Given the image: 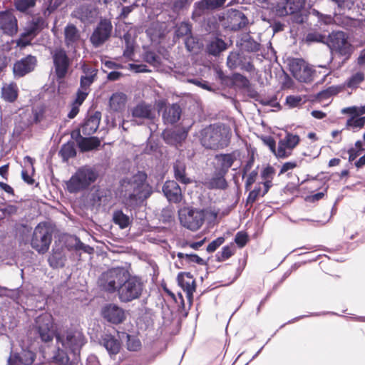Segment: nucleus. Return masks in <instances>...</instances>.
Returning a JSON list of instances; mask_svg holds the SVG:
<instances>
[{"instance_id": "nucleus-61", "label": "nucleus", "mask_w": 365, "mask_h": 365, "mask_svg": "<svg viewBox=\"0 0 365 365\" xmlns=\"http://www.w3.org/2000/svg\"><path fill=\"white\" fill-rule=\"evenodd\" d=\"M96 79L87 78L86 76H81L80 79V88L84 91H91L90 86Z\"/></svg>"}, {"instance_id": "nucleus-15", "label": "nucleus", "mask_w": 365, "mask_h": 365, "mask_svg": "<svg viewBox=\"0 0 365 365\" xmlns=\"http://www.w3.org/2000/svg\"><path fill=\"white\" fill-rule=\"evenodd\" d=\"M38 63L36 56L29 54L16 61L13 66V73L15 78H22L33 72Z\"/></svg>"}, {"instance_id": "nucleus-18", "label": "nucleus", "mask_w": 365, "mask_h": 365, "mask_svg": "<svg viewBox=\"0 0 365 365\" xmlns=\"http://www.w3.org/2000/svg\"><path fill=\"white\" fill-rule=\"evenodd\" d=\"M178 284L185 292L186 297L190 304L193 302V294L196 291L195 279L190 272H182L177 276Z\"/></svg>"}, {"instance_id": "nucleus-53", "label": "nucleus", "mask_w": 365, "mask_h": 365, "mask_svg": "<svg viewBox=\"0 0 365 365\" xmlns=\"http://www.w3.org/2000/svg\"><path fill=\"white\" fill-rule=\"evenodd\" d=\"M232 79L235 83L240 84L244 88H247L250 86L248 78L239 73H234Z\"/></svg>"}, {"instance_id": "nucleus-22", "label": "nucleus", "mask_w": 365, "mask_h": 365, "mask_svg": "<svg viewBox=\"0 0 365 365\" xmlns=\"http://www.w3.org/2000/svg\"><path fill=\"white\" fill-rule=\"evenodd\" d=\"M163 192L170 202L179 203L182 199V193L180 185L175 180H167Z\"/></svg>"}, {"instance_id": "nucleus-6", "label": "nucleus", "mask_w": 365, "mask_h": 365, "mask_svg": "<svg viewBox=\"0 0 365 365\" xmlns=\"http://www.w3.org/2000/svg\"><path fill=\"white\" fill-rule=\"evenodd\" d=\"M326 45L339 55L349 59L354 51V46L349 41V36L342 31H334L327 37Z\"/></svg>"}, {"instance_id": "nucleus-32", "label": "nucleus", "mask_w": 365, "mask_h": 365, "mask_svg": "<svg viewBox=\"0 0 365 365\" xmlns=\"http://www.w3.org/2000/svg\"><path fill=\"white\" fill-rule=\"evenodd\" d=\"M126 102L127 96L125 93H113L109 100L110 108L115 112H120L125 109Z\"/></svg>"}, {"instance_id": "nucleus-41", "label": "nucleus", "mask_w": 365, "mask_h": 365, "mask_svg": "<svg viewBox=\"0 0 365 365\" xmlns=\"http://www.w3.org/2000/svg\"><path fill=\"white\" fill-rule=\"evenodd\" d=\"M365 125V117H357L354 118V116H351L347 119L346 123V128L349 129L352 128L353 129H361Z\"/></svg>"}, {"instance_id": "nucleus-19", "label": "nucleus", "mask_w": 365, "mask_h": 365, "mask_svg": "<svg viewBox=\"0 0 365 365\" xmlns=\"http://www.w3.org/2000/svg\"><path fill=\"white\" fill-rule=\"evenodd\" d=\"M0 30H1L5 34L11 36L17 33V19L11 12H0Z\"/></svg>"}, {"instance_id": "nucleus-11", "label": "nucleus", "mask_w": 365, "mask_h": 365, "mask_svg": "<svg viewBox=\"0 0 365 365\" xmlns=\"http://www.w3.org/2000/svg\"><path fill=\"white\" fill-rule=\"evenodd\" d=\"M289 71L299 82L310 83L313 81L315 71L303 59L294 58L289 63Z\"/></svg>"}, {"instance_id": "nucleus-42", "label": "nucleus", "mask_w": 365, "mask_h": 365, "mask_svg": "<svg viewBox=\"0 0 365 365\" xmlns=\"http://www.w3.org/2000/svg\"><path fill=\"white\" fill-rule=\"evenodd\" d=\"M36 0H16L14 1L15 9L20 12H26L29 9L35 6Z\"/></svg>"}, {"instance_id": "nucleus-33", "label": "nucleus", "mask_w": 365, "mask_h": 365, "mask_svg": "<svg viewBox=\"0 0 365 365\" xmlns=\"http://www.w3.org/2000/svg\"><path fill=\"white\" fill-rule=\"evenodd\" d=\"M19 96V89L15 83L4 85L1 88V98L9 103H14Z\"/></svg>"}, {"instance_id": "nucleus-35", "label": "nucleus", "mask_w": 365, "mask_h": 365, "mask_svg": "<svg viewBox=\"0 0 365 365\" xmlns=\"http://www.w3.org/2000/svg\"><path fill=\"white\" fill-rule=\"evenodd\" d=\"M113 222L119 226L120 229H125L130 223L129 217L124 214L121 210L114 211L113 214Z\"/></svg>"}, {"instance_id": "nucleus-40", "label": "nucleus", "mask_w": 365, "mask_h": 365, "mask_svg": "<svg viewBox=\"0 0 365 365\" xmlns=\"http://www.w3.org/2000/svg\"><path fill=\"white\" fill-rule=\"evenodd\" d=\"M123 40L125 41V48L123 51V56L128 59H132L134 54V46L131 41V36L130 34L126 33L123 35Z\"/></svg>"}, {"instance_id": "nucleus-37", "label": "nucleus", "mask_w": 365, "mask_h": 365, "mask_svg": "<svg viewBox=\"0 0 365 365\" xmlns=\"http://www.w3.org/2000/svg\"><path fill=\"white\" fill-rule=\"evenodd\" d=\"M64 257L61 251H54L50 255L48 262L53 268L63 267L64 266Z\"/></svg>"}, {"instance_id": "nucleus-25", "label": "nucleus", "mask_w": 365, "mask_h": 365, "mask_svg": "<svg viewBox=\"0 0 365 365\" xmlns=\"http://www.w3.org/2000/svg\"><path fill=\"white\" fill-rule=\"evenodd\" d=\"M46 26L43 18L38 16L29 21L24 29V36L34 38Z\"/></svg>"}, {"instance_id": "nucleus-48", "label": "nucleus", "mask_w": 365, "mask_h": 365, "mask_svg": "<svg viewBox=\"0 0 365 365\" xmlns=\"http://www.w3.org/2000/svg\"><path fill=\"white\" fill-rule=\"evenodd\" d=\"M74 12L75 16L79 19L82 22L88 21L92 17V11L88 6H81Z\"/></svg>"}, {"instance_id": "nucleus-55", "label": "nucleus", "mask_w": 365, "mask_h": 365, "mask_svg": "<svg viewBox=\"0 0 365 365\" xmlns=\"http://www.w3.org/2000/svg\"><path fill=\"white\" fill-rule=\"evenodd\" d=\"M224 237H219L217 239L212 241L207 245L206 250L209 253L214 252L220 246H221L225 242Z\"/></svg>"}, {"instance_id": "nucleus-1", "label": "nucleus", "mask_w": 365, "mask_h": 365, "mask_svg": "<svg viewBox=\"0 0 365 365\" xmlns=\"http://www.w3.org/2000/svg\"><path fill=\"white\" fill-rule=\"evenodd\" d=\"M100 287L106 292L117 293L122 303L131 302L138 299L143 294L144 283L142 279L131 275L128 269L117 267L104 272L99 278Z\"/></svg>"}, {"instance_id": "nucleus-59", "label": "nucleus", "mask_w": 365, "mask_h": 365, "mask_svg": "<svg viewBox=\"0 0 365 365\" xmlns=\"http://www.w3.org/2000/svg\"><path fill=\"white\" fill-rule=\"evenodd\" d=\"M34 38L29 36H24V32H22L19 36V38L16 40V46L21 48H25L27 46L31 44V41Z\"/></svg>"}, {"instance_id": "nucleus-54", "label": "nucleus", "mask_w": 365, "mask_h": 365, "mask_svg": "<svg viewBox=\"0 0 365 365\" xmlns=\"http://www.w3.org/2000/svg\"><path fill=\"white\" fill-rule=\"evenodd\" d=\"M127 346L130 351H138L141 347V342L138 339L128 335Z\"/></svg>"}, {"instance_id": "nucleus-2", "label": "nucleus", "mask_w": 365, "mask_h": 365, "mask_svg": "<svg viewBox=\"0 0 365 365\" xmlns=\"http://www.w3.org/2000/svg\"><path fill=\"white\" fill-rule=\"evenodd\" d=\"M56 348L51 359L59 365H77L80 352L87 342L81 329L76 327H63L56 330Z\"/></svg>"}, {"instance_id": "nucleus-56", "label": "nucleus", "mask_w": 365, "mask_h": 365, "mask_svg": "<svg viewBox=\"0 0 365 365\" xmlns=\"http://www.w3.org/2000/svg\"><path fill=\"white\" fill-rule=\"evenodd\" d=\"M275 175V169L270 165L265 167L261 173L262 180H272Z\"/></svg>"}, {"instance_id": "nucleus-26", "label": "nucleus", "mask_w": 365, "mask_h": 365, "mask_svg": "<svg viewBox=\"0 0 365 365\" xmlns=\"http://www.w3.org/2000/svg\"><path fill=\"white\" fill-rule=\"evenodd\" d=\"M181 108L177 103L165 106L163 112V119L165 124L173 125L177 123L181 115Z\"/></svg>"}, {"instance_id": "nucleus-29", "label": "nucleus", "mask_w": 365, "mask_h": 365, "mask_svg": "<svg viewBox=\"0 0 365 365\" xmlns=\"http://www.w3.org/2000/svg\"><path fill=\"white\" fill-rule=\"evenodd\" d=\"M101 122V113L96 112L88 117L81 127L82 133L85 135L93 134L98 128Z\"/></svg>"}, {"instance_id": "nucleus-64", "label": "nucleus", "mask_w": 365, "mask_h": 365, "mask_svg": "<svg viewBox=\"0 0 365 365\" xmlns=\"http://www.w3.org/2000/svg\"><path fill=\"white\" fill-rule=\"evenodd\" d=\"M298 166V164L296 161H288L284 163L280 169V171L279 173V175H282L289 170H292L294 168H296Z\"/></svg>"}, {"instance_id": "nucleus-34", "label": "nucleus", "mask_w": 365, "mask_h": 365, "mask_svg": "<svg viewBox=\"0 0 365 365\" xmlns=\"http://www.w3.org/2000/svg\"><path fill=\"white\" fill-rule=\"evenodd\" d=\"M227 48V43L220 38H215L210 41L206 47L207 52L214 56H217L220 53Z\"/></svg>"}, {"instance_id": "nucleus-4", "label": "nucleus", "mask_w": 365, "mask_h": 365, "mask_svg": "<svg viewBox=\"0 0 365 365\" xmlns=\"http://www.w3.org/2000/svg\"><path fill=\"white\" fill-rule=\"evenodd\" d=\"M200 141L206 149L214 150L224 149L230 144L227 134L220 125L216 124L210 125L201 131Z\"/></svg>"}, {"instance_id": "nucleus-60", "label": "nucleus", "mask_w": 365, "mask_h": 365, "mask_svg": "<svg viewBox=\"0 0 365 365\" xmlns=\"http://www.w3.org/2000/svg\"><path fill=\"white\" fill-rule=\"evenodd\" d=\"M263 142L269 148L270 151L277 158V148H276L275 140L272 136H268L263 139Z\"/></svg>"}, {"instance_id": "nucleus-30", "label": "nucleus", "mask_w": 365, "mask_h": 365, "mask_svg": "<svg viewBox=\"0 0 365 365\" xmlns=\"http://www.w3.org/2000/svg\"><path fill=\"white\" fill-rule=\"evenodd\" d=\"M101 344L106 349L110 355L117 354L120 349L119 340L111 334H103L101 339Z\"/></svg>"}, {"instance_id": "nucleus-21", "label": "nucleus", "mask_w": 365, "mask_h": 365, "mask_svg": "<svg viewBox=\"0 0 365 365\" xmlns=\"http://www.w3.org/2000/svg\"><path fill=\"white\" fill-rule=\"evenodd\" d=\"M71 137L76 140L78 147L83 153L93 150L101 145V140L98 137H82L79 130L72 133Z\"/></svg>"}, {"instance_id": "nucleus-23", "label": "nucleus", "mask_w": 365, "mask_h": 365, "mask_svg": "<svg viewBox=\"0 0 365 365\" xmlns=\"http://www.w3.org/2000/svg\"><path fill=\"white\" fill-rule=\"evenodd\" d=\"M215 160L216 161L215 170L227 174L236 160V157L234 153H220L215 155Z\"/></svg>"}, {"instance_id": "nucleus-3", "label": "nucleus", "mask_w": 365, "mask_h": 365, "mask_svg": "<svg viewBox=\"0 0 365 365\" xmlns=\"http://www.w3.org/2000/svg\"><path fill=\"white\" fill-rule=\"evenodd\" d=\"M147 177L145 172L138 171L131 178L123 180V203L127 210L135 209L141 202L149 197L150 192L149 185L146 183Z\"/></svg>"}, {"instance_id": "nucleus-57", "label": "nucleus", "mask_w": 365, "mask_h": 365, "mask_svg": "<svg viewBox=\"0 0 365 365\" xmlns=\"http://www.w3.org/2000/svg\"><path fill=\"white\" fill-rule=\"evenodd\" d=\"M302 98L300 96H288L286 103L290 108H296L301 105Z\"/></svg>"}, {"instance_id": "nucleus-52", "label": "nucleus", "mask_w": 365, "mask_h": 365, "mask_svg": "<svg viewBox=\"0 0 365 365\" xmlns=\"http://www.w3.org/2000/svg\"><path fill=\"white\" fill-rule=\"evenodd\" d=\"M249 241L248 235L245 232H238L235 237V242L239 248H243Z\"/></svg>"}, {"instance_id": "nucleus-39", "label": "nucleus", "mask_w": 365, "mask_h": 365, "mask_svg": "<svg viewBox=\"0 0 365 365\" xmlns=\"http://www.w3.org/2000/svg\"><path fill=\"white\" fill-rule=\"evenodd\" d=\"M327 37L317 31L309 32L305 37V42L310 44L313 43H322L326 44Z\"/></svg>"}, {"instance_id": "nucleus-63", "label": "nucleus", "mask_w": 365, "mask_h": 365, "mask_svg": "<svg viewBox=\"0 0 365 365\" xmlns=\"http://www.w3.org/2000/svg\"><path fill=\"white\" fill-rule=\"evenodd\" d=\"M178 134L174 130H165L163 133V137L164 140L168 143L172 144L173 140H175Z\"/></svg>"}, {"instance_id": "nucleus-28", "label": "nucleus", "mask_w": 365, "mask_h": 365, "mask_svg": "<svg viewBox=\"0 0 365 365\" xmlns=\"http://www.w3.org/2000/svg\"><path fill=\"white\" fill-rule=\"evenodd\" d=\"M81 35L76 26L72 24H68L64 29V41L66 46L75 47V45L79 41Z\"/></svg>"}, {"instance_id": "nucleus-27", "label": "nucleus", "mask_w": 365, "mask_h": 365, "mask_svg": "<svg viewBox=\"0 0 365 365\" xmlns=\"http://www.w3.org/2000/svg\"><path fill=\"white\" fill-rule=\"evenodd\" d=\"M173 168L174 178L177 181L184 185H188L192 182L191 178L187 175L186 172L187 166L183 160H176L173 163Z\"/></svg>"}, {"instance_id": "nucleus-45", "label": "nucleus", "mask_w": 365, "mask_h": 365, "mask_svg": "<svg viewBox=\"0 0 365 365\" xmlns=\"http://www.w3.org/2000/svg\"><path fill=\"white\" fill-rule=\"evenodd\" d=\"M143 60L151 66L158 67L160 66V57L158 56L154 51H148L143 54Z\"/></svg>"}, {"instance_id": "nucleus-49", "label": "nucleus", "mask_w": 365, "mask_h": 365, "mask_svg": "<svg viewBox=\"0 0 365 365\" xmlns=\"http://www.w3.org/2000/svg\"><path fill=\"white\" fill-rule=\"evenodd\" d=\"M261 187V183H259L254 190L250 192L247 198V204L252 205L259 196L263 197Z\"/></svg>"}, {"instance_id": "nucleus-12", "label": "nucleus", "mask_w": 365, "mask_h": 365, "mask_svg": "<svg viewBox=\"0 0 365 365\" xmlns=\"http://www.w3.org/2000/svg\"><path fill=\"white\" fill-rule=\"evenodd\" d=\"M113 25L109 19H101L90 37V41L95 48L100 47L110 37Z\"/></svg>"}, {"instance_id": "nucleus-5", "label": "nucleus", "mask_w": 365, "mask_h": 365, "mask_svg": "<svg viewBox=\"0 0 365 365\" xmlns=\"http://www.w3.org/2000/svg\"><path fill=\"white\" fill-rule=\"evenodd\" d=\"M98 174L92 168L84 166L78 168L66 182V190L69 193H78L87 190L98 178Z\"/></svg>"}, {"instance_id": "nucleus-14", "label": "nucleus", "mask_w": 365, "mask_h": 365, "mask_svg": "<svg viewBox=\"0 0 365 365\" xmlns=\"http://www.w3.org/2000/svg\"><path fill=\"white\" fill-rule=\"evenodd\" d=\"M299 135L287 132L284 137L278 142L277 158H287L292 155L293 150L299 144Z\"/></svg>"}, {"instance_id": "nucleus-24", "label": "nucleus", "mask_w": 365, "mask_h": 365, "mask_svg": "<svg viewBox=\"0 0 365 365\" xmlns=\"http://www.w3.org/2000/svg\"><path fill=\"white\" fill-rule=\"evenodd\" d=\"M226 0H201L195 3L193 14L200 16L207 10H215L222 6Z\"/></svg>"}, {"instance_id": "nucleus-47", "label": "nucleus", "mask_w": 365, "mask_h": 365, "mask_svg": "<svg viewBox=\"0 0 365 365\" xmlns=\"http://www.w3.org/2000/svg\"><path fill=\"white\" fill-rule=\"evenodd\" d=\"M365 79L364 73L361 71L353 74L348 80L346 86L349 88H355Z\"/></svg>"}, {"instance_id": "nucleus-44", "label": "nucleus", "mask_w": 365, "mask_h": 365, "mask_svg": "<svg viewBox=\"0 0 365 365\" xmlns=\"http://www.w3.org/2000/svg\"><path fill=\"white\" fill-rule=\"evenodd\" d=\"M192 31V26L189 23L182 22L177 26L175 35L178 38L190 36Z\"/></svg>"}, {"instance_id": "nucleus-38", "label": "nucleus", "mask_w": 365, "mask_h": 365, "mask_svg": "<svg viewBox=\"0 0 365 365\" xmlns=\"http://www.w3.org/2000/svg\"><path fill=\"white\" fill-rule=\"evenodd\" d=\"M236 249L234 244L230 243V245L223 247L221 252L216 255L217 261L220 262H224L234 255Z\"/></svg>"}, {"instance_id": "nucleus-46", "label": "nucleus", "mask_w": 365, "mask_h": 365, "mask_svg": "<svg viewBox=\"0 0 365 365\" xmlns=\"http://www.w3.org/2000/svg\"><path fill=\"white\" fill-rule=\"evenodd\" d=\"M242 59L238 52H230L227 58V65L230 69H235L239 66Z\"/></svg>"}, {"instance_id": "nucleus-43", "label": "nucleus", "mask_w": 365, "mask_h": 365, "mask_svg": "<svg viewBox=\"0 0 365 365\" xmlns=\"http://www.w3.org/2000/svg\"><path fill=\"white\" fill-rule=\"evenodd\" d=\"M179 259H185L187 263H196L200 265H205V261L196 254H184L178 252L177 255Z\"/></svg>"}, {"instance_id": "nucleus-8", "label": "nucleus", "mask_w": 365, "mask_h": 365, "mask_svg": "<svg viewBox=\"0 0 365 365\" xmlns=\"http://www.w3.org/2000/svg\"><path fill=\"white\" fill-rule=\"evenodd\" d=\"M34 334L42 342H51L56 338V331L53 330V323L51 316L41 314L35 320L34 327Z\"/></svg>"}, {"instance_id": "nucleus-20", "label": "nucleus", "mask_w": 365, "mask_h": 365, "mask_svg": "<svg viewBox=\"0 0 365 365\" xmlns=\"http://www.w3.org/2000/svg\"><path fill=\"white\" fill-rule=\"evenodd\" d=\"M132 116L135 118L138 125H142L144 120H153L155 113L150 105L141 102L131 109Z\"/></svg>"}, {"instance_id": "nucleus-51", "label": "nucleus", "mask_w": 365, "mask_h": 365, "mask_svg": "<svg viewBox=\"0 0 365 365\" xmlns=\"http://www.w3.org/2000/svg\"><path fill=\"white\" fill-rule=\"evenodd\" d=\"M81 70L83 73V75H82L81 76H86L87 78H94V79L97 78L98 69L93 68L92 66L84 63L81 66Z\"/></svg>"}, {"instance_id": "nucleus-9", "label": "nucleus", "mask_w": 365, "mask_h": 365, "mask_svg": "<svg viewBox=\"0 0 365 365\" xmlns=\"http://www.w3.org/2000/svg\"><path fill=\"white\" fill-rule=\"evenodd\" d=\"M205 215L202 210L183 207L179 211L180 224L192 231L197 230L205 221Z\"/></svg>"}, {"instance_id": "nucleus-10", "label": "nucleus", "mask_w": 365, "mask_h": 365, "mask_svg": "<svg viewBox=\"0 0 365 365\" xmlns=\"http://www.w3.org/2000/svg\"><path fill=\"white\" fill-rule=\"evenodd\" d=\"M54 73L58 80L65 78L69 71L72 59L63 48H56L51 51Z\"/></svg>"}, {"instance_id": "nucleus-50", "label": "nucleus", "mask_w": 365, "mask_h": 365, "mask_svg": "<svg viewBox=\"0 0 365 365\" xmlns=\"http://www.w3.org/2000/svg\"><path fill=\"white\" fill-rule=\"evenodd\" d=\"M239 66L242 70H245L247 72H253L255 70V65L252 63L251 57L242 56V59L239 64Z\"/></svg>"}, {"instance_id": "nucleus-7", "label": "nucleus", "mask_w": 365, "mask_h": 365, "mask_svg": "<svg viewBox=\"0 0 365 365\" xmlns=\"http://www.w3.org/2000/svg\"><path fill=\"white\" fill-rule=\"evenodd\" d=\"M52 232L45 223H39L34 229L31 247L40 254L46 253L51 243Z\"/></svg>"}, {"instance_id": "nucleus-13", "label": "nucleus", "mask_w": 365, "mask_h": 365, "mask_svg": "<svg viewBox=\"0 0 365 365\" xmlns=\"http://www.w3.org/2000/svg\"><path fill=\"white\" fill-rule=\"evenodd\" d=\"M306 0H279L274 10L277 16L283 17L299 13L304 7Z\"/></svg>"}, {"instance_id": "nucleus-17", "label": "nucleus", "mask_w": 365, "mask_h": 365, "mask_svg": "<svg viewBox=\"0 0 365 365\" xmlns=\"http://www.w3.org/2000/svg\"><path fill=\"white\" fill-rule=\"evenodd\" d=\"M224 21L225 28L235 31L243 29L248 23L244 13L237 9L228 10Z\"/></svg>"}, {"instance_id": "nucleus-36", "label": "nucleus", "mask_w": 365, "mask_h": 365, "mask_svg": "<svg viewBox=\"0 0 365 365\" xmlns=\"http://www.w3.org/2000/svg\"><path fill=\"white\" fill-rule=\"evenodd\" d=\"M59 154L64 161H67L69 158L76 157V150L74 143L69 141L63 144L59 151Z\"/></svg>"}, {"instance_id": "nucleus-62", "label": "nucleus", "mask_w": 365, "mask_h": 365, "mask_svg": "<svg viewBox=\"0 0 365 365\" xmlns=\"http://www.w3.org/2000/svg\"><path fill=\"white\" fill-rule=\"evenodd\" d=\"M88 91H84L80 88H78L77 92H76V96L75 98V101H73L76 104L82 105L83 101L86 99L88 95L89 94Z\"/></svg>"}, {"instance_id": "nucleus-16", "label": "nucleus", "mask_w": 365, "mask_h": 365, "mask_svg": "<svg viewBox=\"0 0 365 365\" xmlns=\"http://www.w3.org/2000/svg\"><path fill=\"white\" fill-rule=\"evenodd\" d=\"M101 315L107 322L116 325L123 323L126 319L125 310L113 303L105 305Z\"/></svg>"}, {"instance_id": "nucleus-58", "label": "nucleus", "mask_w": 365, "mask_h": 365, "mask_svg": "<svg viewBox=\"0 0 365 365\" xmlns=\"http://www.w3.org/2000/svg\"><path fill=\"white\" fill-rule=\"evenodd\" d=\"M257 175L258 173L255 170L250 173L245 183V188L247 191L251 189L252 185L257 180Z\"/></svg>"}, {"instance_id": "nucleus-31", "label": "nucleus", "mask_w": 365, "mask_h": 365, "mask_svg": "<svg viewBox=\"0 0 365 365\" xmlns=\"http://www.w3.org/2000/svg\"><path fill=\"white\" fill-rule=\"evenodd\" d=\"M227 174L222 173L215 170V173L212 178L206 182V186L209 189H220L225 190L227 187V182L225 179Z\"/></svg>"}]
</instances>
